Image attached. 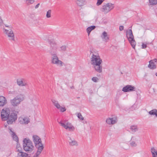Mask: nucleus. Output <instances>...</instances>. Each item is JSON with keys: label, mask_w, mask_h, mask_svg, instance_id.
I'll list each match as a JSON object with an SVG mask.
<instances>
[{"label": "nucleus", "mask_w": 157, "mask_h": 157, "mask_svg": "<svg viewBox=\"0 0 157 157\" xmlns=\"http://www.w3.org/2000/svg\"><path fill=\"white\" fill-rule=\"evenodd\" d=\"M75 127L73 126L72 127H71V128L69 130L70 131H73L75 130Z\"/></svg>", "instance_id": "79ce46f5"}, {"label": "nucleus", "mask_w": 157, "mask_h": 157, "mask_svg": "<svg viewBox=\"0 0 157 157\" xmlns=\"http://www.w3.org/2000/svg\"><path fill=\"white\" fill-rule=\"evenodd\" d=\"M149 63L148 65V67L151 69H154L156 67V65L153 62V60H151L149 62Z\"/></svg>", "instance_id": "aec40b11"}, {"label": "nucleus", "mask_w": 157, "mask_h": 157, "mask_svg": "<svg viewBox=\"0 0 157 157\" xmlns=\"http://www.w3.org/2000/svg\"><path fill=\"white\" fill-rule=\"evenodd\" d=\"M10 114V110L9 109H2L1 112V119L4 121L7 120Z\"/></svg>", "instance_id": "6e6552de"}, {"label": "nucleus", "mask_w": 157, "mask_h": 157, "mask_svg": "<svg viewBox=\"0 0 157 157\" xmlns=\"http://www.w3.org/2000/svg\"><path fill=\"white\" fill-rule=\"evenodd\" d=\"M77 117L79 119L81 120H84V118L81 115V113H78Z\"/></svg>", "instance_id": "72a5a7b5"}, {"label": "nucleus", "mask_w": 157, "mask_h": 157, "mask_svg": "<svg viewBox=\"0 0 157 157\" xmlns=\"http://www.w3.org/2000/svg\"><path fill=\"white\" fill-rule=\"evenodd\" d=\"M5 26H6V27H8V26H7V25H5Z\"/></svg>", "instance_id": "3c124183"}, {"label": "nucleus", "mask_w": 157, "mask_h": 157, "mask_svg": "<svg viewBox=\"0 0 157 157\" xmlns=\"http://www.w3.org/2000/svg\"><path fill=\"white\" fill-rule=\"evenodd\" d=\"M62 123L64 124H65L66 126H69L71 125V123L68 122L67 120H64L63 122H62Z\"/></svg>", "instance_id": "7c9ffc66"}, {"label": "nucleus", "mask_w": 157, "mask_h": 157, "mask_svg": "<svg viewBox=\"0 0 157 157\" xmlns=\"http://www.w3.org/2000/svg\"><path fill=\"white\" fill-rule=\"evenodd\" d=\"M49 42L51 45V51L50 53L51 54H52V53H56V49L57 48L56 44L55 43V41L53 40H50Z\"/></svg>", "instance_id": "9d476101"}, {"label": "nucleus", "mask_w": 157, "mask_h": 157, "mask_svg": "<svg viewBox=\"0 0 157 157\" xmlns=\"http://www.w3.org/2000/svg\"><path fill=\"white\" fill-rule=\"evenodd\" d=\"M96 28L95 26H91L88 27L86 30L87 33H88V36H89L90 34L91 31L94 29Z\"/></svg>", "instance_id": "4be33fe9"}, {"label": "nucleus", "mask_w": 157, "mask_h": 157, "mask_svg": "<svg viewBox=\"0 0 157 157\" xmlns=\"http://www.w3.org/2000/svg\"><path fill=\"white\" fill-rule=\"evenodd\" d=\"M149 114L152 115H155L157 117V110L156 109H154L149 112Z\"/></svg>", "instance_id": "a878e982"}, {"label": "nucleus", "mask_w": 157, "mask_h": 157, "mask_svg": "<svg viewBox=\"0 0 157 157\" xmlns=\"http://www.w3.org/2000/svg\"><path fill=\"white\" fill-rule=\"evenodd\" d=\"M95 70L98 72L101 73L102 72V66L101 63H99L93 65Z\"/></svg>", "instance_id": "2eb2a0df"}, {"label": "nucleus", "mask_w": 157, "mask_h": 157, "mask_svg": "<svg viewBox=\"0 0 157 157\" xmlns=\"http://www.w3.org/2000/svg\"><path fill=\"white\" fill-rule=\"evenodd\" d=\"M24 99V95L22 94H19L15 97L10 100L11 104L14 106L19 105L20 102Z\"/></svg>", "instance_id": "7ed1b4c3"}, {"label": "nucleus", "mask_w": 157, "mask_h": 157, "mask_svg": "<svg viewBox=\"0 0 157 157\" xmlns=\"http://www.w3.org/2000/svg\"><path fill=\"white\" fill-rule=\"evenodd\" d=\"M157 76V73H156L155 74Z\"/></svg>", "instance_id": "09e8293b"}, {"label": "nucleus", "mask_w": 157, "mask_h": 157, "mask_svg": "<svg viewBox=\"0 0 157 157\" xmlns=\"http://www.w3.org/2000/svg\"><path fill=\"white\" fill-rule=\"evenodd\" d=\"M17 83L20 86H26L28 85L26 80L24 78H18L17 79Z\"/></svg>", "instance_id": "9b49d317"}, {"label": "nucleus", "mask_w": 157, "mask_h": 157, "mask_svg": "<svg viewBox=\"0 0 157 157\" xmlns=\"http://www.w3.org/2000/svg\"><path fill=\"white\" fill-rule=\"evenodd\" d=\"M52 12V11L51 10H49L46 13V17L47 18H49L51 17V13Z\"/></svg>", "instance_id": "2f4dec72"}, {"label": "nucleus", "mask_w": 157, "mask_h": 157, "mask_svg": "<svg viewBox=\"0 0 157 157\" xmlns=\"http://www.w3.org/2000/svg\"><path fill=\"white\" fill-rule=\"evenodd\" d=\"M39 6H40V3H39L37 4L35 7V9H37V8H38V7H39Z\"/></svg>", "instance_id": "c03bdc74"}, {"label": "nucleus", "mask_w": 157, "mask_h": 157, "mask_svg": "<svg viewBox=\"0 0 157 157\" xmlns=\"http://www.w3.org/2000/svg\"><path fill=\"white\" fill-rule=\"evenodd\" d=\"M33 139L35 146L37 148V151L33 156V157H38L43 149L44 146L41 143V139L38 136H33Z\"/></svg>", "instance_id": "f257e3e1"}, {"label": "nucleus", "mask_w": 157, "mask_h": 157, "mask_svg": "<svg viewBox=\"0 0 157 157\" xmlns=\"http://www.w3.org/2000/svg\"><path fill=\"white\" fill-rule=\"evenodd\" d=\"M130 129L132 132H134L138 131V128L136 125H132L130 127Z\"/></svg>", "instance_id": "bb28decb"}, {"label": "nucleus", "mask_w": 157, "mask_h": 157, "mask_svg": "<svg viewBox=\"0 0 157 157\" xmlns=\"http://www.w3.org/2000/svg\"><path fill=\"white\" fill-rule=\"evenodd\" d=\"M126 36L132 47L135 49L136 43L134 38V36L131 29H128L127 31Z\"/></svg>", "instance_id": "20e7f679"}, {"label": "nucleus", "mask_w": 157, "mask_h": 157, "mask_svg": "<svg viewBox=\"0 0 157 157\" xmlns=\"http://www.w3.org/2000/svg\"><path fill=\"white\" fill-rule=\"evenodd\" d=\"M26 4L30 5L33 4L34 2V0H25Z\"/></svg>", "instance_id": "c756f323"}, {"label": "nucleus", "mask_w": 157, "mask_h": 157, "mask_svg": "<svg viewBox=\"0 0 157 157\" xmlns=\"http://www.w3.org/2000/svg\"><path fill=\"white\" fill-rule=\"evenodd\" d=\"M115 7L114 5L111 3H109L102 6L101 11L106 14L112 10Z\"/></svg>", "instance_id": "0eeeda50"}, {"label": "nucleus", "mask_w": 157, "mask_h": 157, "mask_svg": "<svg viewBox=\"0 0 157 157\" xmlns=\"http://www.w3.org/2000/svg\"><path fill=\"white\" fill-rule=\"evenodd\" d=\"M16 149L17 150V151L19 152H20L21 151V148H19L18 147H17Z\"/></svg>", "instance_id": "37998d69"}, {"label": "nucleus", "mask_w": 157, "mask_h": 157, "mask_svg": "<svg viewBox=\"0 0 157 157\" xmlns=\"http://www.w3.org/2000/svg\"><path fill=\"white\" fill-rule=\"evenodd\" d=\"M4 29L5 30V32L8 35V36L11 37V40H14V35L13 31L11 29L10 30Z\"/></svg>", "instance_id": "4468645a"}, {"label": "nucleus", "mask_w": 157, "mask_h": 157, "mask_svg": "<svg viewBox=\"0 0 157 157\" xmlns=\"http://www.w3.org/2000/svg\"><path fill=\"white\" fill-rule=\"evenodd\" d=\"M19 121L21 123L27 124L29 122V119L27 117H25L23 118H20L19 119Z\"/></svg>", "instance_id": "6ab92c4d"}, {"label": "nucleus", "mask_w": 157, "mask_h": 157, "mask_svg": "<svg viewBox=\"0 0 157 157\" xmlns=\"http://www.w3.org/2000/svg\"><path fill=\"white\" fill-rule=\"evenodd\" d=\"M155 150L154 149V147L152 148L151 149V152L152 153L153 157H156V156H155L154 155V152H155Z\"/></svg>", "instance_id": "f704fd0d"}, {"label": "nucleus", "mask_w": 157, "mask_h": 157, "mask_svg": "<svg viewBox=\"0 0 157 157\" xmlns=\"http://www.w3.org/2000/svg\"><path fill=\"white\" fill-rule=\"evenodd\" d=\"M59 109H60V111L61 112H64L66 110V109L64 107H63L60 106V108Z\"/></svg>", "instance_id": "4c0bfd02"}, {"label": "nucleus", "mask_w": 157, "mask_h": 157, "mask_svg": "<svg viewBox=\"0 0 157 157\" xmlns=\"http://www.w3.org/2000/svg\"><path fill=\"white\" fill-rule=\"evenodd\" d=\"M117 119L116 117H109L107 118L106 122L108 124H113L117 123Z\"/></svg>", "instance_id": "ddd939ff"}, {"label": "nucleus", "mask_w": 157, "mask_h": 157, "mask_svg": "<svg viewBox=\"0 0 157 157\" xmlns=\"http://www.w3.org/2000/svg\"><path fill=\"white\" fill-rule=\"evenodd\" d=\"M124 29V26H120L119 27V30L120 31H122Z\"/></svg>", "instance_id": "a19ab883"}, {"label": "nucleus", "mask_w": 157, "mask_h": 157, "mask_svg": "<svg viewBox=\"0 0 157 157\" xmlns=\"http://www.w3.org/2000/svg\"><path fill=\"white\" fill-rule=\"evenodd\" d=\"M101 37L105 41H107L109 40V37L107 36V33L105 31L103 33Z\"/></svg>", "instance_id": "5701e85b"}, {"label": "nucleus", "mask_w": 157, "mask_h": 157, "mask_svg": "<svg viewBox=\"0 0 157 157\" xmlns=\"http://www.w3.org/2000/svg\"><path fill=\"white\" fill-rule=\"evenodd\" d=\"M98 80V78L96 77H93L92 78V80L94 82H97Z\"/></svg>", "instance_id": "e433bc0d"}, {"label": "nucleus", "mask_w": 157, "mask_h": 157, "mask_svg": "<svg viewBox=\"0 0 157 157\" xmlns=\"http://www.w3.org/2000/svg\"><path fill=\"white\" fill-rule=\"evenodd\" d=\"M52 101L55 105L57 109H59L60 108V106L59 104L58 103V101L54 99H52Z\"/></svg>", "instance_id": "b1692460"}, {"label": "nucleus", "mask_w": 157, "mask_h": 157, "mask_svg": "<svg viewBox=\"0 0 157 157\" xmlns=\"http://www.w3.org/2000/svg\"><path fill=\"white\" fill-rule=\"evenodd\" d=\"M28 154L25 153L21 151L18 153V157H27Z\"/></svg>", "instance_id": "393cba45"}, {"label": "nucleus", "mask_w": 157, "mask_h": 157, "mask_svg": "<svg viewBox=\"0 0 157 157\" xmlns=\"http://www.w3.org/2000/svg\"><path fill=\"white\" fill-rule=\"evenodd\" d=\"M76 4L79 6H82L85 3V0H76Z\"/></svg>", "instance_id": "412c9836"}, {"label": "nucleus", "mask_w": 157, "mask_h": 157, "mask_svg": "<svg viewBox=\"0 0 157 157\" xmlns=\"http://www.w3.org/2000/svg\"><path fill=\"white\" fill-rule=\"evenodd\" d=\"M154 155L155 156H156V157H157V151H155V152H154Z\"/></svg>", "instance_id": "a18cd8bd"}, {"label": "nucleus", "mask_w": 157, "mask_h": 157, "mask_svg": "<svg viewBox=\"0 0 157 157\" xmlns=\"http://www.w3.org/2000/svg\"><path fill=\"white\" fill-rule=\"evenodd\" d=\"M65 69H66V70H67V67H66V68H65Z\"/></svg>", "instance_id": "8fccbe9b"}, {"label": "nucleus", "mask_w": 157, "mask_h": 157, "mask_svg": "<svg viewBox=\"0 0 157 157\" xmlns=\"http://www.w3.org/2000/svg\"><path fill=\"white\" fill-rule=\"evenodd\" d=\"M7 103L6 98L3 96H0V106H3Z\"/></svg>", "instance_id": "a211bd4d"}, {"label": "nucleus", "mask_w": 157, "mask_h": 157, "mask_svg": "<svg viewBox=\"0 0 157 157\" xmlns=\"http://www.w3.org/2000/svg\"><path fill=\"white\" fill-rule=\"evenodd\" d=\"M59 124H61V125L63 127H64L66 129H67L68 128L69 129H70L71 128V127H72L73 126L72 125L71 126H66L65 124H64L63 123H62V122L61 121H60V122H59Z\"/></svg>", "instance_id": "cd10ccee"}, {"label": "nucleus", "mask_w": 157, "mask_h": 157, "mask_svg": "<svg viewBox=\"0 0 157 157\" xmlns=\"http://www.w3.org/2000/svg\"><path fill=\"white\" fill-rule=\"evenodd\" d=\"M104 1V0H98L97 2V5L99 6L101 4L102 2Z\"/></svg>", "instance_id": "c9c22d12"}, {"label": "nucleus", "mask_w": 157, "mask_h": 157, "mask_svg": "<svg viewBox=\"0 0 157 157\" xmlns=\"http://www.w3.org/2000/svg\"><path fill=\"white\" fill-rule=\"evenodd\" d=\"M69 138L70 139L68 142L70 146H77L78 145V142L76 141L74 139H72L71 137Z\"/></svg>", "instance_id": "f3484780"}, {"label": "nucleus", "mask_w": 157, "mask_h": 157, "mask_svg": "<svg viewBox=\"0 0 157 157\" xmlns=\"http://www.w3.org/2000/svg\"><path fill=\"white\" fill-rule=\"evenodd\" d=\"M136 88L131 85H127L123 87L122 91L124 92L135 91Z\"/></svg>", "instance_id": "f8f14e48"}, {"label": "nucleus", "mask_w": 157, "mask_h": 157, "mask_svg": "<svg viewBox=\"0 0 157 157\" xmlns=\"http://www.w3.org/2000/svg\"><path fill=\"white\" fill-rule=\"evenodd\" d=\"M51 55L53 56L51 58V62L53 64H55L59 67H61L63 65L65 66L64 63L61 60L59 59L56 53H52Z\"/></svg>", "instance_id": "423d86ee"}, {"label": "nucleus", "mask_w": 157, "mask_h": 157, "mask_svg": "<svg viewBox=\"0 0 157 157\" xmlns=\"http://www.w3.org/2000/svg\"><path fill=\"white\" fill-rule=\"evenodd\" d=\"M23 145L24 150L28 153L32 152L34 148L32 142L28 138L24 139Z\"/></svg>", "instance_id": "f03ea898"}, {"label": "nucleus", "mask_w": 157, "mask_h": 157, "mask_svg": "<svg viewBox=\"0 0 157 157\" xmlns=\"http://www.w3.org/2000/svg\"><path fill=\"white\" fill-rule=\"evenodd\" d=\"M9 133L11 135L13 140L17 142L18 141V138L15 133L12 131L11 128H9Z\"/></svg>", "instance_id": "dca6fc26"}, {"label": "nucleus", "mask_w": 157, "mask_h": 157, "mask_svg": "<svg viewBox=\"0 0 157 157\" xmlns=\"http://www.w3.org/2000/svg\"><path fill=\"white\" fill-rule=\"evenodd\" d=\"M147 47V46L146 44H145L144 43H142V48L143 49H144L146 48Z\"/></svg>", "instance_id": "ea45409f"}, {"label": "nucleus", "mask_w": 157, "mask_h": 157, "mask_svg": "<svg viewBox=\"0 0 157 157\" xmlns=\"http://www.w3.org/2000/svg\"><path fill=\"white\" fill-rule=\"evenodd\" d=\"M149 3L150 5H156L157 4V0H149Z\"/></svg>", "instance_id": "c85d7f7f"}, {"label": "nucleus", "mask_w": 157, "mask_h": 157, "mask_svg": "<svg viewBox=\"0 0 157 157\" xmlns=\"http://www.w3.org/2000/svg\"><path fill=\"white\" fill-rule=\"evenodd\" d=\"M67 47L65 45H63L60 47V51H65L66 50Z\"/></svg>", "instance_id": "473e14b6"}, {"label": "nucleus", "mask_w": 157, "mask_h": 157, "mask_svg": "<svg viewBox=\"0 0 157 157\" xmlns=\"http://www.w3.org/2000/svg\"><path fill=\"white\" fill-rule=\"evenodd\" d=\"M90 55H91L90 63L92 65H94L96 64L102 63V61L97 54H96L95 55L93 53H91Z\"/></svg>", "instance_id": "39448f33"}, {"label": "nucleus", "mask_w": 157, "mask_h": 157, "mask_svg": "<svg viewBox=\"0 0 157 157\" xmlns=\"http://www.w3.org/2000/svg\"><path fill=\"white\" fill-rule=\"evenodd\" d=\"M130 144L131 146L133 147H135L136 146V144L134 141H132L130 143Z\"/></svg>", "instance_id": "58836bf2"}, {"label": "nucleus", "mask_w": 157, "mask_h": 157, "mask_svg": "<svg viewBox=\"0 0 157 157\" xmlns=\"http://www.w3.org/2000/svg\"><path fill=\"white\" fill-rule=\"evenodd\" d=\"M70 88H71V89H74V86H71V87H70Z\"/></svg>", "instance_id": "de8ad7c7"}, {"label": "nucleus", "mask_w": 157, "mask_h": 157, "mask_svg": "<svg viewBox=\"0 0 157 157\" xmlns=\"http://www.w3.org/2000/svg\"><path fill=\"white\" fill-rule=\"evenodd\" d=\"M8 117L7 123L8 124H11L17 120V114L13 112L12 113L9 115Z\"/></svg>", "instance_id": "1a4fd4ad"}, {"label": "nucleus", "mask_w": 157, "mask_h": 157, "mask_svg": "<svg viewBox=\"0 0 157 157\" xmlns=\"http://www.w3.org/2000/svg\"><path fill=\"white\" fill-rule=\"evenodd\" d=\"M153 60V62L154 61L155 62H156V61H157V59H154Z\"/></svg>", "instance_id": "49530a36"}]
</instances>
